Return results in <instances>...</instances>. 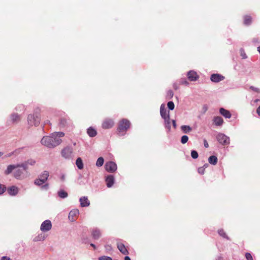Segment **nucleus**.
Masks as SVG:
<instances>
[{
	"instance_id": "nucleus-1",
	"label": "nucleus",
	"mask_w": 260,
	"mask_h": 260,
	"mask_svg": "<svg viewBox=\"0 0 260 260\" xmlns=\"http://www.w3.org/2000/svg\"><path fill=\"white\" fill-rule=\"evenodd\" d=\"M64 136V134L63 132H54L49 136H44L41 140V143L49 148H53L61 143L60 138Z\"/></svg>"
},
{
	"instance_id": "nucleus-2",
	"label": "nucleus",
	"mask_w": 260,
	"mask_h": 260,
	"mask_svg": "<svg viewBox=\"0 0 260 260\" xmlns=\"http://www.w3.org/2000/svg\"><path fill=\"white\" fill-rule=\"evenodd\" d=\"M41 120L40 110L35 109L33 114H30L27 116L28 123L30 126H38Z\"/></svg>"
},
{
	"instance_id": "nucleus-3",
	"label": "nucleus",
	"mask_w": 260,
	"mask_h": 260,
	"mask_svg": "<svg viewBox=\"0 0 260 260\" xmlns=\"http://www.w3.org/2000/svg\"><path fill=\"white\" fill-rule=\"evenodd\" d=\"M131 125L130 121L126 119H122L118 124V132L119 136H123L125 133L129 128Z\"/></svg>"
},
{
	"instance_id": "nucleus-4",
	"label": "nucleus",
	"mask_w": 260,
	"mask_h": 260,
	"mask_svg": "<svg viewBox=\"0 0 260 260\" xmlns=\"http://www.w3.org/2000/svg\"><path fill=\"white\" fill-rule=\"evenodd\" d=\"M29 174L27 172V170L24 171L22 168L15 169V171L13 173L14 177L18 180L24 179L29 176Z\"/></svg>"
},
{
	"instance_id": "nucleus-5",
	"label": "nucleus",
	"mask_w": 260,
	"mask_h": 260,
	"mask_svg": "<svg viewBox=\"0 0 260 260\" xmlns=\"http://www.w3.org/2000/svg\"><path fill=\"white\" fill-rule=\"evenodd\" d=\"M61 156L66 159H71L73 157V149L71 146L64 147L61 151Z\"/></svg>"
},
{
	"instance_id": "nucleus-6",
	"label": "nucleus",
	"mask_w": 260,
	"mask_h": 260,
	"mask_svg": "<svg viewBox=\"0 0 260 260\" xmlns=\"http://www.w3.org/2000/svg\"><path fill=\"white\" fill-rule=\"evenodd\" d=\"M218 142L222 145H227L230 144V138L222 133H219L216 137Z\"/></svg>"
},
{
	"instance_id": "nucleus-7",
	"label": "nucleus",
	"mask_w": 260,
	"mask_h": 260,
	"mask_svg": "<svg viewBox=\"0 0 260 260\" xmlns=\"http://www.w3.org/2000/svg\"><path fill=\"white\" fill-rule=\"evenodd\" d=\"M106 171L109 173H114L117 169V164L113 161H109L106 162L105 165Z\"/></svg>"
},
{
	"instance_id": "nucleus-8",
	"label": "nucleus",
	"mask_w": 260,
	"mask_h": 260,
	"mask_svg": "<svg viewBox=\"0 0 260 260\" xmlns=\"http://www.w3.org/2000/svg\"><path fill=\"white\" fill-rule=\"evenodd\" d=\"M52 226V223L50 220H45L42 223L40 230L43 232H47L51 229Z\"/></svg>"
},
{
	"instance_id": "nucleus-9",
	"label": "nucleus",
	"mask_w": 260,
	"mask_h": 260,
	"mask_svg": "<svg viewBox=\"0 0 260 260\" xmlns=\"http://www.w3.org/2000/svg\"><path fill=\"white\" fill-rule=\"evenodd\" d=\"M114 125V120L112 119L107 118L104 120L102 124V127L104 129H109L112 128Z\"/></svg>"
},
{
	"instance_id": "nucleus-10",
	"label": "nucleus",
	"mask_w": 260,
	"mask_h": 260,
	"mask_svg": "<svg viewBox=\"0 0 260 260\" xmlns=\"http://www.w3.org/2000/svg\"><path fill=\"white\" fill-rule=\"evenodd\" d=\"M225 79V77L223 75L217 74V73H214L212 74L210 76V80L212 82L214 83H219L223 80H224Z\"/></svg>"
},
{
	"instance_id": "nucleus-11",
	"label": "nucleus",
	"mask_w": 260,
	"mask_h": 260,
	"mask_svg": "<svg viewBox=\"0 0 260 260\" xmlns=\"http://www.w3.org/2000/svg\"><path fill=\"white\" fill-rule=\"evenodd\" d=\"M71 124V120L68 118L63 117L60 119L59 125L61 128H68Z\"/></svg>"
},
{
	"instance_id": "nucleus-12",
	"label": "nucleus",
	"mask_w": 260,
	"mask_h": 260,
	"mask_svg": "<svg viewBox=\"0 0 260 260\" xmlns=\"http://www.w3.org/2000/svg\"><path fill=\"white\" fill-rule=\"evenodd\" d=\"M92 237L94 240H98L102 236L101 231L98 228H94L91 230Z\"/></svg>"
},
{
	"instance_id": "nucleus-13",
	"label": "nucleus",
	"mask_w": 260,
	"mask_h": 260,
	"mask_svg": "<svg viewBox=\"0 0 260 260\" xmlns=\"http://www.w3.org/2000/svg\"><path fill=\"white\" fill-rule=\"evenodd\" d=\"M188 79L191 82L196 81L199 78V76L194 71H190L187 74Z\"/></svg>"
},
{
	"instance_id": "nucleus-14",
	"label": "nucleus",
	"mask_w": 260,
	"mask_h": 260,
	"mask_svg": "<svg viewBox=\"0 0 260 260\" xmlns=\"http://www.w3.org/2000/svg\"><path fill=\"white\" fill-rule=\"evenodd\" d=\"M160 114L164 119H169V112L167 111L165 104H161L160 106Z\"/></svg>"
},
{
	"instance_id": "nucleus-15",
	"label": "nucleus",
	"mask_w": 260,
	"mask_h": 260,
	"mask_svg": "<svg viewBox=\"0 0 260 260\" xmlns=\"http://www.w3.org/2000/svg\"><path fill=\"white\" fill-rule=\"evenodd\" d=\"M18 168H21L20 164H17L16 165H10L8 166L6 170L4 172V174L6 175H9L12 173L15 169H18Z\"/></svg>"
},
{
	"instance_id": "nucleus-16",
	"label": "nucleus",
	"mask_w": 260,
	"mask_h": 260,
	"mask_svg": "<svg viewBox=\"0 0 260 260\" xmlns=\"http://www.w3.org/2000/svg\"><path fill=\"white\" fill-rule=\"evenodd\" d=\"M21 119L20 115L16 113H13L10 115V120L12 122V123L16 124L20 121Z\"/></svg>"
},
{
	"instance_id": "nucleus-17",
	"label": "nucleus",
	"mask_w": 260,
	"mask_h": 260,
	"mask_svg": "<svg viewBox=\"0 0 260 260\" xmlns=\"http://www.w3.org/2000/svg\"><path fill=\"white\" fill-rule=\"evenodd\" d=\"M45 181L40 178L36 179L35 180L34 183L38 186H41V188L44 190H47L48 189V184L45 183Z\"/></svg>"
},
{
	"instance_id": "nucleus-18",
	"label": "nucleus",
	"mask_w": 260,
	"mask_h": 260,
	"mask_svg": "<svg viewBox=\"0 0 260 260\" xmlns=\"http://www.w3.org/2000/svg\"><path fill=\"white\" fill-rule=\"evenodd\" d=\"M36 163V161L33 159H28L27 161L20 164V167L23 168L24 171L28 170V165L32 166Z\"/></svg>"
},
{
	"instance_id": "nucleus-19",
	"label": "nucleus",
	"mask_w": 260,
	"mask_h": 260,
	"mask_svg": "<svg viewBox=\"0 0 260 260\" xmlns=\"http://www.w3.org/2000/svg\"><path fill=\"white\" fill-rule=\"evenodd\" d=\"M105 181L106 182L107 186L108 188H110L113 185L114 183V177L112 175H109L106 177Z\"/></svg>"
},
{
	"instance_id": "nucleus-20",
	"label": "nucleus",
	"mask_w": 260,
	"mask_h": 260,
	"mask_svg": "<svg viewBox=\"0 0 260 260\" xmlns=\"http://www.w3.org/2000/svg\"><path fill=\"white\" fill-rule=\"evenodd\" d=\"M8 193L12 196H16L19 191V189L16 186H12L8 188Z\"/></svg>"
},
{
	"instance_id": "nucleus-21",
	"label": "nucleus",
	"mask_w": 260,
	"mask_h": 260,
	"mask_svg": "<svg viewBox=\"0 0 260 260\" xmlns=\"http://www.w3.org/2000/svg\"><path fill=\"white\" fill-rule=\"evenodd\" d=\"M80 205L82 207H88L90 205V202L87 197H82L79 200Z\"/></svg>"
},
{
	"instance_id": "nucleus-22",
	"label": "nucleus",
	"mask_w": 260,
	"mask_h": 260,
	"mask_svg": "<svg viewBox=\"0 0 260 260\" xmlns=\"http://www.w3.org/2000/svg\"><path fill=\"white\" fill-rule=\"evenodd\" d=\"M79 214V210L77 209H73L71 210L69 214V219L72 221H74L75 220L74 217L77 216Z\"/></svg>"
},
{
	"instance_id": "nucleus-23",
	"label": "nucleus",
	"mask_w": 260,
	"mask_h": 260,
	"mask_svg": "<svg viewBox=\"0 0 260 260\" xmlns=\"http://www.w3.org/2000/svg\"><path fill=\"white\" fill-rule=\"evenodd\" d=\"M219 113L226 118H230L232 116V114L230 112L223 108H220L219 109Z\"/></svg>"
},
{
	"instance_id": "nucleus-24",
	"label": "nucleus",
	"mask_w": 260,
	"mask_h": 260,
	"mask_svg": "<svg viewBox=\"0 0 260 260\" xmlns=\"http://www.w3.org/2000/svg\"><path fill=\"white\" fill-rule=\"evenodd\" d=\"M213 123L216 126H221L223 123V119L220 116H215L213 119Z\"/></svg>"
},
{
	"instance_id": "nucleus-25",
	"label": "nucleus",
	"mask_w": 260,
	"mask_h": 260,
	"mask_svg": "<svg viewBox=\"0 0 260 260\" xmlns=\"http://www.w3.org/2000/svg\"><path fill=\"white\" fill-rule=\"evenodd\" d=\"M117 248L123 254H127L128 252L125 248L124 245L121 243H117Z\"/></svg>"
},
{
	"instance_id": "nucleus-26",
	"label": "nucleus",
	"mask_w": 260,
	"mask_h": 260,
	"mask_svg": "<svg viewBox=\"0 0 260 260\" xmlns=\"http://www.w3.org/2000/svg\"><path fill=\"white\" fill-rule=\"evenodd\" d=\"M49 175V172L47 171H44L40 175L39 178L43 180L44 181L46 182L48 179Z\"/></svg>"
},
{
	"instance_id": "nucleus-27",
	"label": "nucleus",
	"mask_w": 260,
	"mask_h": 260,
	"mask_svg": "<svg viewBox=\"0 0 260 260\" xmlns=\"http://www.w3.org/2000/svg\"><path fill=\"white\" fill-rule=\"evenodd\" d=\"M87 133L90 137H94L97 134L96 130L92 127H90L87 129Z\"/></svg>"
},
{
	"instance_id": "nucleus-28",
	"label": "nucleus",
	"mask_w": 260,
	"mask_h": 260,
	"mask_svg": "<svg viewBox=\"0 0 260 260\" xmlns=\"http://www.w3.org/2000/svg\"><path fill=\"white\" fill-rule=\"evenodd\" d=\"M181 129L184 134H188L192 131V128L189 125H183L181 126Z\"/></svg>"
},
{
	"instance_id": "nucleus-29",
	"label": "nucleus",
	"mask_w": 260,
	"mask_h": 260,
	"mask_svg": "<svg viewBox=\"0 0 260 260\" xmlns=\"http://www.w3.org/2000/svg\"><path fill=\"white\" fill-rule=\"evenodd\" d=\"M252 22V18L250 16L246 15L244 17L243 23L245 25H249Z\"/></svg>"
},
{
	"instance_id": "nucleus-30",
	"label": "nucleus",
	"mask_w": 260,
	"mask_h": 260,
	"mask_svg": "<svg viewBox=\"0 0 260 260\" xmlns=\"http://www.w3.org/2000/svg\"><path fill=\"white\" fill-rule=\"evenodd\" d=\"M217 157L215 155H212L208 158L209 162L213 165H215L217 163Z\"/></svg>"
},
{
	"instance_id": "nucleus-31",
	"label": "nucleus",
	"mask_w": 260,
	"mask_h": 260,
	"mask_svg": "<svg viewBox=\"0 0 260 260\" xmlns=\"http://www.w3.org/2000/svg\"><path fill=\"white\" fill-rule=\"evenodd\" d=\"M76 165L79 170H81L83 168V163L81 157L77 158L76 161Z\"/></svg>"
},
{
	"instance_id": "nucleus-32",
	"label": "nucleus",
	"mask_w": 260,
	"mask_h": 260,
	"mask_svg": "<svg viewBox=\"0 0 260 260\" xmlns=\"http://www.w3.org/2000/svg\"><path fill=\"white\" fill-rule=\"evenodd\" d=\"M57 194L58 197L61 199H65L68 196V193L63 190H60L58 191Z\"/></svg>"
},
{
	"instance_id": "nucleus-33",
	"label": "nucleus",
	"mask_w": 260,
	"mask_h": 260,
	"mask_svg": "<svg viewBox=\"0 0 260 260\" xmlns=\"http://www.w3.org/2000/svg\"><path fill=\"white\" fill-rule=\"evenodd\" d=\"M218 233L222 238L226 239L227 240H230L229 237L227 236L226 233L224 232V231L223 229H221L218 230Z\"/></svg>"
},
{
	"instance_id": "nucleus-34",
	"label": "nucleus",
	"mask_w": 260,
	"mask_h": 260,
	"mask_svg": "<svg viewBox=\"0 0 260 260\" xmlns=\"http://www.w3.org/2000/svg\"><path fill=\"white\" fill-rule=\"evenodd\" d=\"M104 162V159L103 157H100L98 158L96 162V166L98 167H102Z\"/></svg>"
},
{
	"instance_id": "nucleus-35",
	"label": "nucleus",
	"mask_w": 260,
	"mask_h": 260,
	"mask_svg": "<svg viewBox=\"0 0 260 260\" xmlns=\"http://www.w3.org/2000/svg\"><path fill=\"white\" fill-rule=\"evenodd\" d=\"M45 238V237L43 234H40L38 236L36 237L34 241L36 242L43 241Z\"/></svg>"
},
{
	"instance_id": "nucleus-36",
	"label": "nucleus",
	"mask_w": 260,
	"mask_h": 260,
	"mask_svg": "<svg viewBox=\"0 0 260 260\" xmlns=\"http://www.w3.org/2000/svg\"><path fill=\"white\" fill-rule=\"evenodd\" d=\"M165 127L168 129L169 131L171 129V123L169 119H164Z\"/></svg>"
},
{
	"instance_id": "nucleus-37",
	"label": "nucleus",
	"mask_w": 260,
	"mask_h": 260,
	"mask_svg": "<svg viewBox=\"0 0 260 260\" xmlns=\"http://www.w3.org/2000/svg\"><path fill=\"white\" fill-rule=\"evenodd\" d=\"M15 110H16L17 111L21 112V111H24L25 108V106L24 105H17L15 107Z\"/></svg>"
},
{
	"instance_id": "nucleus-38",
	"label": "nucleus",
	"mask_w": 260,
	"mask_h": 260,
	"mask_svg": "<svg viewBox=\"0 0 260 260\" xmlns=\"http://www.w3.org/2000/svg\"><path fill=\"white\" fill-rule=\"evenodd\" d=\"M191 156L193 159H196L198 157L199 154L197 151L196 150H191Z\"/></svg>"
},
{
	"instance_id": "nucleus-39",
	"label": "nucleus",
	"mask_w": 260,
	"mask_h": 260,
	"mask_svg": "<svg viewBox=\"0 0 260 260\" xmlns=\"http://www.w3.org/2000/svg\"><path fill=\"white\" fill-rule=\"evenodd\" d=\"M6 189L7 187L5 185L0 184V195L3 194Z\"/></svg>"
},
{
	"instance_id": "nucleus-40",
	"label": "nucleus",
	"mask_w": 260,
	"mask_h": 260,
	"mask_svg": "<svg viewBox=\"0 0 260 260\" xmlns=\"http://www.w3.org/2000/svg\"><path fill=\"white\" fill-rule=\"evenodd\" d=\"M188 140V137L186 135H184L181 138V142L182 144H185Z\"/></svg>"
},
{
	"instance_id": "nucleus-41",
	"label": "nucleus",
	"mask_w": 260,
	"mask_h": 260,
	"mask_svg": "<svg viewBox=\"0 0 260 260\" xmlns=\"http://www.w3.org/2000/svg\"><path fill=\"white\" fill-rule=\"evenodd\" d=\"M167 106L170 110H173L175 107L174 104L172 101L169 102L167 104Z\"/></svg>"
},
{
	"instance_id": "nucleus-42",
	"label": "nucleus",
	"mask_w": 260,
	"mask_h": 260,
	"mask_svg": "<svg viewBox=\"0 0 260 260\" xmlns=\"http://www.w3.org/2000/svg\"><path fill=\"white\" fill-rule=\"evenodd\" d=\"M240 52L242 59H246L247 58V56L246 55L243 49H240Z\"/></svg>"
},
{
	"instance_id": "nucleus-43",
	"label": "nucleus",
	"mask_w": 260,
	"mask_h": 260,
	"mask_svg": "<svg viewBox=\"0 0 260 260\" xmlns=\"http://www.w3.org/2000/svg\"><path fill=\"white\" fill-rule=\"evenodd\" d=\"M180 83L181 84L185 85L186 86L189 85V82L186 80L185 78H181L180 80Z\"/></svg>"
},
{
	"instance_id": "nucleus-44",
	"label": "nucleus",
	"mask_w": 260,
	"mask_h": 260,
	"mask_svg": "<svg viewBox=\"0 0 260 260\" xmlns=\"http://www.w3.org/2000/svg\"><path fill=\"white\" fill-rule=\"evenodd\" d=\"M99 260H112V259L109 256H102L99 258Z\"/></svg>"
},
{
	"instance_id": "nucleus-45",
	"label": "nucleus",
	"mask_w": 260,
	"mask_h": 260,
	"mask_svg": "<svg viewBox=\"0 0 260 260\" xmlns=\"http://www.w3.org/2000/svg\"><path fill=\"white\" fill-rule=\"evenodd\" d=\"M245 257L247 260H253V257L250 253L247 252L245 253Z\"/></svg>"
},
{
	"instance_id": "nucleus-46",
	"label": "nucleus",
	"mask_w": 260,
	"mask_h": 260,
	"mask_svg": "<svg viewBox=\"0 0 260 260\" xmlns=\"http://www.w3.org/2000/svg\"><path fill=\"white\" fill-rule=\"evenodd\" d=\"M250 89L256 92L260 93V89H259L257 87H254L253 86H250Z\"/></svg>"
},
{
	"instance_id": "nucleus-47",
	"label": "nucleus",
	"mask_w": 260,
	"mask_h": 260,
	"mask_svg": "<svg viewBox=\"0 0 260 260\" xmlns=\"http://www.w3.org/2000/svg\"><path fill=\"white\" fill-rule=\"evenodd\" d=\"M198 173L200 174H204L205 172V168L204 167H200L198 170Z\"/></svg>"
},
{
	"instance_id": "nucleus-48",
	"label": "nucleus",
	"mask_w": 260,
	"mask_h": 260,
	"mask_svg": "<svg viewBox=\"0 0 260 260\" xmlns=\"http://www.w3.org/2000/svg\"><path fill=\"white\" fill-rule=\"evenodd\" d=\"M174 93L172 90H169L167 92V96L169 98V99L172 98L173 96Z\"/></svg>"
},
{
	"instance_id": "nucleus-49",
	"label": "nucleus",
	"mask_w": 260,
	"mask_h": 260,
	"mask_svg": "<svg viewBox=\"0 0 260 260\" xmlns=\"http://www.w3.org/2000/svg\"><path fill=\"white\" fill-rule=\"evenodd\" d=\"M0 260H12L9 257L7 256H2Z\"/></svg>"
},
{
	"instance_id": "nucleus-50",
	"label": "nucleus",
	"mask_w": 260,
	"mask_h": 260,
	"mask_svg": "<svg viewBox=\"0 0 260 260\" xmlns=\"http://www.w3.org/2000/svg\"><path fill=\"white\" fill-rule=\"evenodd\" d=\"M204 144L205 147L208 148L209 147L208 143V142H207V141L206 140H204Z\"/></svg>"
},
{
	"instance_id": "nucleus-51",
	"label": "nucleus",
	"mask_w": 260,
	"mask_h": 260,
	"mask_svg": "<svg viewBox=\"0 0 260 260\" xmlns=\"http://www.w3.org/2000/svg\"><path fill=\"white\" fill-rule=\"evenodd\" d=\"M172 124H173V126L174 128H176L177 125H176V121L175 120H172Z\"/></svg>"
},
{
	"instance_id": "nucleus-52",
	"label": "nucleus",
	"mask_w": 260,
	"mask_h": 260,
	"mask_svg": "<svg viewBox=\"0 0 260 260\" xmlns=\"http://www.w3.org/2000/svg\"><path fill=\"white\" fill-rule=\"evenodd\" d=\"M256 112L257 114L260 116V106L257 108Z\"/></svg>"
},
{
	"instance_id": "nucleus-53",
	"label": "nucleus",
	"mask_w": 260,
	"mask_h": 260,
	"mask_svg": "<svg viewBox=\"0 0 260 260\" xmlns=\"http://www.w3.org/2000/svg\"><path fill=\"white\" fill-rule=\"evenodd\" d=\"M173 88L175 89V90H177L178 89V86H177V85L176 84V83H174L173 84Z\"/></svg>"
},
{
	"instance_id": "nucleus-54",
	"label": "nucleus",
	"mask_w": 260,
	"mask_h": 260,
	"mask_svg": "<svg viewBox=\"0 0 260 260\" xmlns=\"http://www.w3.org/2000/svg\"><path fill=\"white\" fill-rule=\"evenodd\" d=\"M65 177H66L65 175L63 174V175H61V178H61V179L62 180H63H63L65 179Z\"/></svg>"
},
{
	"instance_id": "nucleus-55",
	"label": "nucleus",
	"mask_w": 260,
	"mask_h": 260,
	"mask_svg": "<svg viewBox=\"0 0 260 260\" xmlns=\"http://www.w3.org/2000/svg\"><path fill=\"white\" fill-rule=\"evenodd\" d=\"M124 260H131V259L129 256H126L124 257Z\"/></svg>"
},
{
	"instance_id": "nucleus-56",
	"label": "nucleus",
	"mask_w": 260,
	"mask_h": 260,
	"mask_svg": "<svg viewBox=\"0 0 260 260\" xmlns=\"http://www.w3.org/2000/svg\"><path fill=\"white\" fill-rule=\"evenodd\" d=\"M90 246H92L94 249H95L96 248V246L93 243H91Z\"/></svg>"
},
{
	"instance_id": "nucleus-57",
	"label": "nucleus",
	"mask_w": 260,
	"mask_h": 260,
	"mask_svg": "<svg viewBox=\"0 0 260 260\" xmlns=\"http://www.w3.org/2000/svg\"><path fill=\"white\" fill-rule=\"evenodd\" d=\"M208 167V164H205L202 167H204L205 168V169L206 168H207V167Z\"/></svg>"
},
{
	"instance_id": "nucleus-58",
	"label": "nucleus",
	"mask_w": 260,
	"mask_h": 260,
	"mask_svg": "<svg viewBox=\"0 0 260 260\" xmlns=\"http://www.w3.org/2000/svg\"><path fill=\"white\" fill-rule=\"evenodd\" d=\"M44 122H45V124H48V123L49 124V123H50V121L49 120H46Z\"/></svg>"
},
{
	"instance_id": "nucleus-59",
	"label": "nucleus",
	"mask_w": 260,
	"mask_h": 260,
	"mask_svg": "<svg viewBox=\"0 0 260 260\" xmlns=\"http://www.w3.org/2000/svg\"><path fill=\"white\" fill-rule=\"evenodd\" d=\"M259 101V100L258 99H256L254 101V103H256L257 102H258V101Z\"/></svg>"
},
{
	"instance_id": "nucleus-60",
	"label": "nucleus",
	"mask_w": 260,
	"mask_h": 260,
	"mask_svg": "<svg viewBox=\"0 0 260 260\" xmlns=\"http://www.w3.org/2000/svg\"><path fill=\"white\" fill-rule=\"evenodd\" d=\"M257 49V51L260 53V46H258Z\"/></svg>"
},
{
	"instance_id": "nucleus-61",
	"label": "nucleus",
	"mask_w": 260,
	"mask_h": 260,
	"mask_svg": "<svg viewBox=\"0 0 260 260\" xmlns=\"http://www.w3.org/2000/svg\"><path fill=\"white\" fill-rule=\"evenodd\" d=\"M106 247L107 249H110V248H111V246H109V245H107V246H106Z\"/></svg>"
},
{
	"instance_id": "nucleus-62",
	"label": "nucleus",
	"mask_w": 260,
	"mask_h": 260,
	"mask_svg": "<svg viewBox=\"0 0 260 260\" xmlns=\"http://www.w3.org/2000/svg\"><path fill=\"white\" fill-rule=\"evenodd\" d=\"M1 154V152H0V154Z\"/></svg>"
}]
</instances>
